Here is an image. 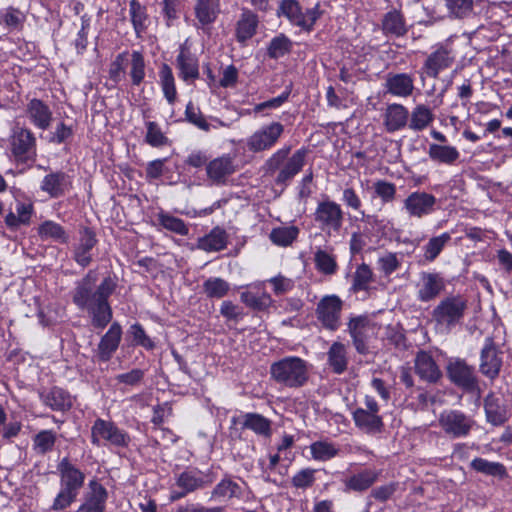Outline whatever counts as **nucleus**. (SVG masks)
I'll use <instances>...</instances> for the list:
<instances>
[{"instance_id":"obj_1","label":"nucleus","mask_w":512,"mask_h":512,"mask_svg":"<svg viewBox=\"0 0 512 512\" xmlns=\"http://www.w3.org/2000/svg\"><path fill=\"white\" fill-rule=\"evenodd\" d=\"M271 378L279 385L297 389L301 388L309 380L310 365L297 356H286L270 367Z\"/></svg>"},{"instance_id":"obj_2","label":"nucleus","mask_w":512,"mask_h":512,"mask_svg":"<svg viewBox=\"0 0 512 512\" xmlns=\"http://www.w3.org/2000/svg\"><path fill=\"white\" fill-rule=\"evenodd\" d=\"M289 153L290 147H283L273 153L265 162L268 172L272 173L279 169L275 179L278 185H287L302 170L308 150L305 148L298 149L288 158Z\"/></svg>"},{"instance_id":"obj_3","label":"nucleus","mask_w":512,"mask_h":512,"mask_svg":"<svg viewBox=\"0 0 512 512\" xmlns=\"http://www.w3.org/2000/svg\"><path fill=\"white\" fill-rule=\"evenodd\" d=\"M468 308V301L461 295L443 298L432 310V320L437 329L449 332L460 324Z\"/></svg>"},{"instance_id":"obj_4","label":"nucleus","mask_w":512,"mask_h":512,"mask_svg":"<svg viewBox=\"0 0 512 512\" xmlns=\"http://www.w3.org/2000/svg\"><path fill=\"white\" fill-rule=\"evenodd\" d=\"M131 439L129 434L119 428L113 421L97 418L91 427V442L93 445H111L127 447Z\"/></svg>"},{"instance_id":"obj_5","label":"nucleus","mask_w":512,"mask_h":512,"mask_svg":"<svg viewBox=\"0 0 512 512\" xmlns=\"http://www.w3.org/2000/svg\"><path fill=\"white\" fill-rule=\"evenodd\" d=\"M365 407L356 408L352 417L355 426L365 433H378L383 428V420L379 414L380 407L374 397L366 395L364 398Z\"/></svg>"},{"instance_id":"obj_6","label":"nucleus","mask_w":512,"mask_h":512,"mask_svg":"<svg viewBox=\"0 0 512 512\" xmlns=\"http://www.w3.org/2000/svg\"><path fill=\"white\" fill-rule=\"evenodd\" d=\"M279 15L286 17L291 24L310 31L320 18L321 11L318 4L303 11L296 0H282Z\"/></svg>"},{"instance_id":"obj_7","label":"nucleus","mask_w":512,"mask_h":512,"mask_svg":"<svg viewBox=\"0 0 512 512\" xmlns=\"http://www.w3.org/2000/svg\"><path fill=\"white\" fill-rule=\"evenodd\" d=\"M314 220L318 227L328 233L338 232L344 221V212L337 202L325 199L317 204Z\"/></svg>"},{"instance_id":"obj_8","label":"nucleus","mask_w":512,"mask_h":512,"mask_svg":"<svg viewBox=\"0 0 512 512\" xmlns=\"http://www.w3.org/2000/svg\"><path fill=\"white\" fill-rule=\"evenodd\" d=\"M11 154L16 163L26 164L36 157V138L28 128H17L10 140Z\"/></svg>"},{"instance_id":"obj_9","label":"nucleus","mask_w":512,"mask_h":512,"mask_svg":"<svg viewBox=\"0 0 512 512\" xmlns=\"http://www.w3.org/2000/svg\"><path fill=\"white\" fill-rule=\"evenodd\" d=\"M342 310L343 301L339 296L326 295L317 304L316 316L325 329L336 331L341 326Z\"/></svg>"},{"instance_id":"obj_10","label":"nucleus","mask_w":512,"mask_h":512,"mask_svg":"<svg viewBox=\"0 0 512 512\" xmlns=\"http://www.w3.org/2000/svg\"><path fill=\"white\" fill-rule=\"evenodd\" d=\"M283 132L284 126L280 122L264 125L247 138L246 147L253 153L270 150L281 138Z\"/></svg>"},{"instance_id":"obj_11","label":"nucleus","mask_w":512,"mask_h":512,"mask_svg":"<svg viewBox=\"0 0 512 512\" xmlns=\"http://www.w3.org/2000/svg\"><path fill=\"white\" fill-rule=\"evenodd\" d=\"M439 426L451 438H462L469 435L475 422L458 410H445L439 416Z\"/></svg>"},{"instance_id":"obj_12","label":"nucleus","mask_w":512,"mask_h":512,"mask_svg":"<svg viewBox=\"0 0 512 512\" xmlns=\"http://www.w3.org/2000/svg\"><path fill=\"white\" fill-rule=\"evenodd\" d=\"M96 282V274L93 271H89L87 275L77 283V286L73 292V302L80 309H87L92 315V324L95 327V314L97 301L95 300L96 291L94 286Z\"/></svg>"},{"instance_id":"obj_13","label":"nucleus","mask_w":512,"mask_h":512,"mask_svg":"<svg viewBox=\"0 0 512 512\" xmlns=\"http://www.w3.org/2000/svg\"><path fill=\"white\" fill-rule=\"evenodd\" d=\"M116 288V281L114 278L108 276L103 279L101 284L96 289L95 300L97 301L98 308L95 314V327L104 328L112 319V311L108 304V297L114 292Z\"/></svg>"},{"instance_id":"obj_14","label":"nucleus","mask_w":512,"mask_h":512,"mask_svg":"<svg viewBox=\"0 0 512 512\" xmlns=\"http://www.w3.org/2000/svg\"><path fill=\"white\" fill-rule=\"evenodd\" d=\"M455 61V54L449 45H438L433 52L429 54L423 64L424 73L436 79L439 74L450 68Z\"/></svg>"},{"instance_id":"obj_15","label":"nucleus","mask_w":512,"mask_h":512,"mask_svg":"<svg viewBox=\"0 0 512 512\" xmlns=\"http://www.w3.org/2000/svg\"><path fill=\"white\" fill-rule=\"evenodd\" d=\"M240 300L255 311H266L274 303L271 294L266 291V281H257L246 286L240 294Z\"/></svg>"},{"instance_id":"obj_16","label":"nucleus","mask_w":512,"mask_h":512,"mask_svg":"<svg viewBox=\"0 0 512 512\" xmlns=\"http://www.w3.org/2000/svg\"><path fill=\"white\" fill-rule=\"evenodd\" d=\"M108 497L107 489L98 480L92 479L76 512H105Z\"/></svg>"},{"instance_id":"obj_17","label":"nucleus","mask_w":512,"mask_h":512,"mask_svg":"<svg viewBox=\"0 0 512 512\" xmlns=\"http://www.w3.org/2000/svg\"><path fill=\"white\" fill-rule=\"evenodd\" d=\"M436 197L424 191L410 193L403 201V208L412 218L421 219L435 211Z\"/></svg>"},{"instance_id":"obj_18","label":"nucleus","mask_w":512,"mask_h":512,"mask_svg":"<svg viewBox=\"0 0 512 512\" xmlns=\"http://www.w3.org/2000/svg\"><path fill=\"white\" fill-rule=\"evenodd\" d=\"M236 171V165L233 157L230 155H222L206 165V174L208 180L213 185H225L228 178Z\"/></svg>"},{"instance_id":"obj_19","label":"nucleus","mask_w":512,"mask_h":512,"mask_svg":"<svg viewBox=\"0 0 512 512\" xmlns=\"http://www.w3.org/2000/svg\"><path fill=\"white\" fill-rule=\"evenodd\" d=\"M72 188V178L63 171H50L40 183V190L50 198L63 197Z\"/></svg>"},{"instance_id":"obj_20","label":"nucleus","mask_w":512,"mask_h":512,"mask_svg":"<svg viewBox=\"0 0 512 512\" xmlns=\"http://www.w3.org/2000/svg\"><path fill=\"white\" fill-rule=\"evenodd\" d=\"M122 338V328L118 322H114L108 331L102 336L95 358L100 362H108L117 351Z\"/></svg>"},{"instance_id":"obj_21","label":"nucleus","mask_w":512,"mask_h":512,"mask_svg":"<svg viewBox=\"0 0 512 512\" xmlns=\"http://www.w3.org/2000/svg\"><path fill=\"white\" fill-rule=\"evenodd\" d=\"M445 280L439 273L423 272L418 283L417 298L421 302L434 300L445 289Z\"/></svg>"},{"instance_id":"obj_22","label":"nucleus","mask_w":512,"mask_h":512,"mask_svg":"<svg viewBox=\"0 0 512 512\" xmlns=\"http://www.w3.org/2000/svg\"><path fill=\"white\" fill-rule=\"evenodd\" d=\"M448 375L453 383L467 390H473L477 385L475 370L465 361L456 359L447 367Z\"/></svg>"},{"instance_id":"obj_23","label":"nucleus","mask_w":512,"mask_h":512,"mask_svg":"<svg viewBox=\"0 0 512 512\" xmlns=\"http://www.w3.org/2000/svg\"><path fill=\"white\" fill-rule=\"evenodd\" d=\"M57 470L60 475L61 487L79 493L85 482V474L67 457L58 463Z\"/></svg>"},{"instance_id":"obj_24","label":"nucleus","mask_w":512,"mask_h":512,"mask_svg":"<svg viewBox=\"0 0 512 512\" xmlns=\"http://www.w3.org/2000/svg\"><path fill=\"white\" fill-rule=\"evenodd\" d=\"M176 67L179 70V77L185 81H194L199 77V65L196 56L191 52L187 42L179 48L176 57Z\"/></svg>"},{"instance_id":"obj_25","label":"nucleus","mask_w":512,"mask_h":512,"mask_svg":"<svg viewBox=\"0 0 512 512\" xmlns=\"http://www.w3.org/2000/svg\"><path fill=\"white\" fill-rule=\"evenodd\" d=\"M384 87L386 93L392 96L407 98L414 91V78L408 73H388Z\"/></svg>"},{"instance_id":"obj_26","label":"nucleus","mask_w":512,"mask_h":512,"mask_svg":"<svg viewBox=\"0 0 512 512\" xmlns=\"http://www.w3.org/2000/svg\"><path fill=\"white\" fill-rule=\"evenodd\" d=\"M26 116L36 128L47 130L53 120V113L44 101L33 98L26 105Z\"/></svg>"},{"instance_id":"obj_27","label":"nucleus","mask_w":512,"mask_h":512,"mask_svg":"<svg viewBox=\"0 0 512 512\" xmlns=\"http://www.w3.org/2000/svg\"><path fill=\"white\" fill-rule=\"evenodd\" d=\"M502 366V358L493 340L486 339L485 345L481 351L480 371L486 377L494 379L498 376Z\"/></svg>"},{"instance_id":"obj_28","label":"nucleus","mask_w":512,"mask_h":512,"mask_svg":"<svg viewBox=\"0 0 512 512\" xmlns=\"http://www.w3.org/2000/svg\"><path fill=\"white\" fill-rule=\"evenodd\" d=\"M78 242L74 245L73 258L82 267H86L92 261L91 251L97 243L95 233L89 228H83L79 232Z\"/></svg>"},{"instance_id":"obj_29","label":"nucleus","mask_w":512,"mask_h":512,"mask_svg":"<svg viewBox=\"0 0 512 512\" xmlns=\"http://www.w3.org/2000/svg\"><path fill=\"white\" fill-rule=\"evenodd\" d=\"M409 121V111L402 104H389L383 113V125L388 133L403 129Z\"/></svg>"},{"instance_id":"obj_30","label":"nucleus","mask_w":512,"mask_h":512,"mask_svg":"<svg viewBox=\"0 0 512 512\" xmlns=\"http://www.w3.org/2000/svg\"><path fill=\"white\" fill-rule=\"evenodd\" d=\"M211 481H206L200 472L185 471L182 472L176 481V485L182 489L181 492H172V500H178L188 493L209 485Z\"/></svg>"},{"instance_id":"obj_31","label":"nucleus","mask_w":512,"mask_h":512,"mask_svg":"<svg viewBox=\"0 0 512 512\" xmlns=\"http://www.w3.org/2000/svg\"><path fill=\"white\" fill-rule=\"evenodd\" d=\"M348 331L353 339L355 349L363 354L367 351L368 334L371 327L367 318L358 316L352 318L348 323Z\"/></svg>"},{"instance_id":"obj_32","label":"nucleus","mask_w":512,"mask_h":512,"mask_svg":"<svg viewBox=\"0 0 512 512\" xmlns=\"http://www.w3.org/2000/svg\"><path fill=\"white\" fill-rule=\"evenodd\" d=\"M220 13L219 0H196L194 14L198 27L205 28L215 22Z\"/></svg>"},{"instance_id":"obj_33","label":"nucleus","mask_w":512,"mask_h":512,"mask_svg":"<svg viewBox=\"0 0 512 512\" xmlns=\"http://www.w3.org/2000/svg\"><path fill=\"white\" fill-rule=\"evenodd\" d=\"M415 370L418 376L427 382H436L441 371L433 357L426 351H420L415 358Z\"/></svg>"},{"instance_id":"obj_34","label":"nucleus","mask_w":512,"mask_h":512,"mask_svg":"<svg viewBox=\"0 0 512 512\" xmlns=\"http://www.w3.org/2000/svg\"><path fill=\"white\" fill-rule=\"evenodd\" d=\"M486 418L494 426H500L508 420L507 410L494 394H489L484 400Z\"/></svg>"},{"instance_id":"obj_35","label":"nucleus","mask_w":512,"mask_h":512,"mask_svg":"<svg viewBox=\"0 0 512 512\" xmlns=\"http://www.w3.org/2000/svg\"><path fill=\"white\" fill-rule=\"evenodd\" d=\"M227 246V234L219 228H213L209 234L198 239L197 248L206 252L221 251Z\"/></svg>"},{"instance_id":"obj_36","label":"nucleus","mask_w":512,"mask_h":512,"mask_svg":"<svg viewBox=\"0 0 512 512\" xmlns=\"http://www.w3.org/2000/svg\"><path fill=\"white\" fill-rule=\"evenodd\" d=\"M242 427L263 437H269L272 434L271 421L258 413L244 414L242 416Z\"/></svg>"},{"instance_id":"obj_37","label":"nucleus","mask_w":512,"mask_h":512,"mask_svg":"<svg viewBox=\"0 0 512 512\" xmlns=\"http://www.w3.org/2000/svg\"><path fill=\"white\" fill-rule=\"evenodd\" d=\"M377 478V472L370 469L363 470L344 481L345 491H365L376 482Z\"/></svg>"},{"instance_id":"obj_38","label":"nucleus","mask_w":512,"mask_h":512,"mask_svg":"<svg viewBox=\"0 0 512 512\" xmlns=\"http://www.w3.org/2000/svg\"><path fill=\"white\" fill-rule=\"evenodd\" d=\"M314 264L318 272L332 276L338 271L336 256L326 249L317 248L314 252Z\"/></svg>"},{"instance_id":"obj_39","label":"nucleus","mask_w":512,"mask_h":512,"mask_svg":"<svg viewBox=\"0 0 512 512\" xmlns=\"http://www.w3.org/2000/svg\"><path fill=\"white\" fill-rule=\"evenodd\" d=\"M258 25L257 16L250 10H244L237 22L236 38L239 42H245L256 33Z\"/></svg>"},{"instance_id":"obj_40","label":"nucleus","mask_w":512,"mask_h":512,"mask_svg":"<svg viewBox=\"0 0 512 512\" xmlns=\"http://www.w3.org/2000/svg\"><path fill=\"white\" fill-rule=\"evenodd\" d=\"M327 357L329 367L334 373L342 374L347 369V350L343 343L334 342L327 352Z\"/></svg>"},{"instance_id":"obj_41","label":"nucleus","mask_w":512,"mask_h":512,"mask_svg":"<svg viewBox=\"0 0 512 512\" xmlns=\"http://www.w3.org/2000/svg\"><path fill=\"white\" fill-rule=\"evenodd\" d=\"M38 235L42 240H52L61 244H66L69 240L64 227L52 220L44 221L39 225Z\"/></svg>"},{"instance_id":"obj_42","label":"nucleus","mask_w":512,"mask_h":512,"mask_svg":"<svg viewBox=\"0 0 512 512\" xmlns=\"http://www.w3.org/2000/svg\"><path fill=\"white\" fill-rule=\"evenodd\" d=\"M428 155L431 160L446 164H454L460 157V153L454 146L430 144Z\"/></svg>"},{"instance_id":"obj_43","label":"nucleus","mask_w":512,"mask_h":512,"mask_svg":"<svg viewBox=\"0 0 512 512\" xmlns=\"http://www.w3.org/2000/svg\"><path fill=\"white\" fill-rule=\"evenodd\" d=\"M44 403L53 410L65 411L72 407V397L65 390L54 387L45 396Z\"/></svg>"},{"instance_id":"obj_44","label":"nucleus","mask_w":512,"mask_h":512,"mask_svg":"<svg viewBox=\"0 0 512 512\" xmlns=\"http://www.w3.org/2000/svg\"><path fill=\"white\" fill-rule=\"evenodd\" d=\"M129 76L131 78V82L134 86H139L145 79V59L141 52L133 51L129 53Z\"/></svg>"},{"instance_id":"obj_45","label":"nucleus","mask_w":512,"mask_h":512,"mask_svg":"<svg viewBox=\"0 0 512 512\" xmlns=\"http://www.w3.org/2000/svg\"><path fill=\"white\" fill-rule=\"evenodd\" d=\"M433 119L434 115L430 108L419 104L411 112L409 128L413 131H422L432 123Z\"/></svg>"},{"instance_id":"obj_46","label":"nucleus","mask_w":512,"mask_h":512,"mask_svg":"<svg viewBox=\"0 0 512 512\" xmlns=\"http://www.w3.org/2000/svg\"><path fill=\"white\" fill-rule=\"evenodd\" d=\"M159 79L164 97L169 104H174L177 98L175 78L172 69L167 64H162L160 67Z\"/></svg>"},{"instance_id":"obj_47","label":"nucleus","mask_w":512,"mask_h":512,"mask_svg":"<svg viewBox=\"0 0 512 512\" xmlns=\"http://www.w3.org/2000/svg\"><path fill=\"white\" fill-rule=\"evenodd\" d=\"M299 228L294 225L273 228L269 238L273 244L286 247L291 245L299 235Z\"/></svg>"},{"instance_id":"obj_48","label":"nucleus","mask_w":512,"mask_h":512,"mask_svg":"<svg viewBox=\"0 0 512 512\" xmlns=\"http://www.w3.org/2000/svg\"><path fill=\"white\" fill-rule=\"evenodd\" d=\"M240 486L231 479L221 480L212 491V498L227 501L234 497H240Z\"/></svg>"},{"instance_id":"obj_49","label":"nucleus","mask_w":512,"mask_h":512,"mask_svg":"<svg viewBox=\"0 0 512 512\" xmlns=\"http://www.w3.org/2000/svg\"><path fill=\"white\" fill-rule=\"evenodd\" d=\"M402 258L395 252L382 253L377 261V269L384 277H389L392 273L397 271L401 266Z\"/></svg>"},{"instance_id":"obj_50","label":"nucleus","mask_w":512,"mask_h":512,"mask_svg":"<svg viewBox=\"0 0 512 512\" xmlns=\"http://www.w3.org/2000/svg\"><path fill=\"white\" fill-rule=\"evenodd\" d=\"M229 290L230 284L220 277H210L203 283V292L208 298H223Z\"/></svg>"},{"instance_id":"obj_51","label":"nucleus","mask_w":512,"mask_h":512,"mask_svg":"<svg viewBox=\"0 0 512 512\" xmlns=\"http://www.w3.org/2000/svg\"><path fill=\"white\" fill-rule=\"evenodd\" d=\"M311 456L316 461H328L339 453V448L329 441H316L310 445Z\"/></svg>"},{"instance_id":"obj_52","label":"nucleus","mask_w":512,"mask_h":512,"mask_svg":"<svg viewBox=\"0 0 512 512\" xmlns=\"http://www.w3.org/2000/svg\"><path fill=\"white\" fill-rule=\"evenodd\" d=\"M383 31L386 34L402 36L406 32L405 23L402 15L394 10L388 12L382 22Z\"/></svg>"},{"instance_id":"obj_53","label":"nucleus","mask_w":512,"mask_h":512,"mask_svg":"<svg viewBox=\"0 0 512 512\" xmlns=\"http://www.w3.org/2000/svg\"><path fill=\"white\" fill-rule=\"evenodd\" d=\"M57 435L52 430H42L33 438V448L38 454H46L53 450Z\"/></svg>"},{"instance_id":"obj_54","label":"nucleus","mask_w":512,"mask_h":512,"mask_svg":"<svg viewBox=\"0 0 512 512\" xmlns=\"http://www.w3.org/2000/svg\"><path fill=\"white\" fill-rule=\"evenodd\" d=\"M451 240V235L447 232L439 236L432 237L424 246V257L427 261H434L441 253L445 245Z\"/></svg>"},{"instance_id":"obj_55","label":"nucleus","mask_w":512,"mask_h":512,"mask_svg":"<svg viewBox=\"0 0 512 512\" xmlns=\"http://www.w3.org/2000/svg\"><path fill=\"white\" fill-rule=\"evenodd\" d=\"M129 52L124 51L119 53L111 62L109 67V78L114 83L121 82L126 76V67L128 65Z\"/></svg>"},{"instance_id":"obj_56","label":"nucleus","mask_w":512,"mask_h":512,"mask_svg":"<svg viewBox=\"0 0 512 512\" xmlns=\"http://www.w3.org/2000/svg\"><path fill=\"white\" fill-rule=\"evenodd\" d=\"M130 18L136 34L139 36L146 28V9L137 0H130Z\"/></svg>"},{"instance_id":"obj_57","label":"nucleus","mask_w":512,"mask_h":512,"mask_svg":"<svg viewBox=\"0 0 512 512\" xmlns=\"http://www.w3.org/2000/svg\"><path fill=\"white\" fill-rule=\"evenodd\" d=\"M373 281V272L369 265L362 263L359 265L353 276V290L365 291Z\"/></svg>"},{"instance_id":"obj_58","label":"nucleus","mask_w":512,"mask_h":512,"mask_svg":"<svg viewBox=\"0 0 512 512\" xmlns=\"http://www.w3.org/2000/svg\"><path fill=\"white\" fill-rule=\"evenodd\" d=\"M271 288L272 292L275 296H281L291 292L295 287V281L292 278L286 277L285 275L279 273L267 280Z\"/></svg>"},{"instance_id":"obj_59","label":"nucleus","mask_w":512,"mask_h":512,"mask_svg":"<svg viewBox=\"0 0 512 512\" xmlns=\"http://www.w3.org/2000/svg\"><path fill=\"white\" fill-rule=\"evenodd\" d=\"M471 466L474 470L492 476L503 477L506 474L505 467L497 462H489L483 458H475L471 462Z\"/></svg>"},{"instance_id":"obj_60","label":"nucleus","mask_w":512,"mask_h":512,"mask_svg":"<svg viewBox=\"0 0 512 512\" xmlns=\"http://www.w3.org/2000/svg\"><path fill=\"white\" fill-rule=\"evenodd\" d=\"M146 136L145 141L152 147H161L168 144V138L162 132L160 126L154 121L145 123Z\"/></svg>"},{"instance_id":"obj_61","label":"nucleus","mask_w":512,"mask_h":512,"mask_svg":"<svg viewBox=\"0 0 512 512\" xmlns=\"http://www.w3.org/2000/svg\"><path fill=\"white\" fill-rule=\"evenodd\" d=\"M291 41L284 35H279L270 41L268 46V56L273 59H278L287 54L291 49Z\"/></svg>"},{"instance_id":"obj_62","label":"nucleus","mask_w":512,"mask_h":512,"mask_svg":"<svg viewBox=\"0 0 512 512\" xmlns=\"http://www.w3.org/2000/svg\"><path fill=\"white\" fill-rule=\"evenodd\" d=\"M159 222L165 229L176 234L186 236L189 233V228L184 221L172 215L161 213L159 215Z\"/></svg>"},{"instance_id":"obj_63","label":"nucleus","mask_w":512,"mask_h":512,"mask_svg":"<svg viewBox=\"0 0 512 512\" xmlns=\"http://www.w3.org/2000/svg\"><path fill=\"white\" fill-rule=\"evenodd\" d=\"M374 192L383 203L393 202L396 198V185L386 180H377L373 184Z\"/></svg>"},{"instance_id":"obj_64","label":"nucleus","mask_w":512,"mask_h":512,"mask_svg":"<svg viewBox=\"0 0 512 512\" xmlns=\"http://www.w3.org/2000/svg\"><path fill=\"white\" fill-rule=\"evenodd\" d=\"M185 116L186 119L197 128L205 132L210 131L211 125L207 122L200 109L196 107L192 102H189L186 105Z\"/></svg>"}]
</instances>
